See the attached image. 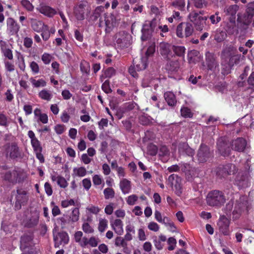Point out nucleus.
<instances>
[{
  "label": "nucleus",
  "instance_id": "6e6552de",
  "mask_svg": "<svg viewBox=\"0 0 254 254\" xmlns=\"http://www.w3.org/2000/svg\"><path fill=\"white\" fill-rule=\"evenodd\" d=\"M22 173L19 170L14 169L6 172L4 175V180L13 185L23 181Z\"/></svg>",
  "mask_w": 254,
  "mask_h": 254
},
{
  "label": "nucleus",
  "instance_id": "ea45409f",
  "mask_svg": "<svg viewBox=\"0 0 254 254\" xmlns=\"http://www.w3.org/2000/svg\"><path fill=\"white\" fill-rule=\"evenodd\" d=\"M80 70L83 73L88 74L90 72V65L89 63L82 61L81 62L80 64Z\"/></svg>",
  "mask_w": 254,
  "mask_h": 254
},
{
  "label": "nucleus",
  "instance_id": "4d7b16f0",
  "mask_svg": "<svg viewBox=\"0 0 254 254\" xmlns=\"http://www.w3.org/2000/svg\"><path fill=\"white\" fill-rule=\"evenodd\" d=\"M209 19L213 24H216L221 21V17L219 16V12H215V14L210 16Z\"/></svg>",
  "mask_w": 254,
  "mask_h": 254
},
{
  "label": "nucleus",
  "instance_id": "8fccbe9b",
  "mask_svg": "<svg viewBox=\"0 0 254 254\" xmlns=\"http://www.w3.org/2000/svg\"><path fill=\"white\" fill-rule=\"evenodd\" d=\"M167 68L168 70L174 71L177 70L178 64L176 61H169L167 64Z\"/></svg>",
  "mask_w": 254,
  "mask_h": 254
},
{
  "label": "nucleus",
  "instance_id": "774afa93",
  "mask_svg": "<svg viewBox=\"0 0 254 254\" xmlns=\"http://www.w3.org/2000/svg\"><path fill=\"white\" fill-rule=\"evenodd\" d=\"M148 228L149 230L154 232H157L159 229V227L158 225L156 223L154 222H151L149 223L148 226Z\"/></svg>",
  "mask_w": 254,
  "mask_h": 254
},
{
  "label": "nucleus",
  "instance_id": "1a4fd4ad",
  "mask_svg": "<svg viewBox=\"0 0 254 254\" xmlns=\"http://www.w3.org/2000/svg\"><path fill=\"white\" fill-rule=\"evenodd\" d=\"M189 17L197 30L201 31L203 29L205 21L207 19L206 16H199L197 12L192 11L190 13Z\"/></svg>",
  "mask_w": 254,
  "mask_h": 254
},
{
  "label": "nucleus",
  "instance_id": "6ab92c4d",
  "mask_svg": "<svg viewBox=\"0 0 254 254\" xmlns=\"http://www.w3.org/2000/svg\"><path fill=\"white\" fill-rule=\"evenodd\" d=\"M116 17L112 13H105L104 21L106 25L105 31L110 33L116 24Z\"/></svg>",
  "mask_w": 254,
  "mask_h": 254
},
{
  "label": "nucleus",
  "instance_id": "e2e57ef3",
  "mask_svg": "<svg viewBox=\"0 0 254 254\" xmlns=\"http://www.w3.org/2000/svg\"><path fill=\"white\" fill-rule=\"evenodd\" d=\"M82 228L83 231L86 233H92L94 232L93 229L87 222L83 224Z\"/></svg>",
  "mask_w": 254,
  "mask_h": 254
},
{
  "label": "nucleus",
  "instance_id": "a18cd8bd",
  "mask_svg": "<svg viewBox=\"0 0 254 254\" xmlns=\"http://www.w3.org/2000/svg\"><path fill=\"white\" fill-rule=\"evenodd\" d=\"M172 4L179 10H183L185 6V0H175Z\"/></svg>",
  "mask_w": 254,
  "mask_h": 254
},
{
  "label": "nucleus",
  "instance_id": "49530a36",
  "mask_svg": "<svg viewBox=\"0 0 254 254\" xmlns=\"http://www.w3.org/2000/svg\"><path fill=\"white\" fill-rule=\"evenodd\" d=\"M105 198L108 199L110 198H113L115 196V191L114 190L110 188H108L104 190Z\"/></svg>",
  "mask_w": 254,
  "mask_h": 254
},
{
  "label": "nucleus",
  "instance_id": "0eeeda50",
  "mask_svg": "<svg viewBox=\"0 0 254 254\" xmlns=\"http://www.w3.org/2000/svg\"><path fill=\"white\" fill-rule=\"evenodd\" d=\"M131 35L126 31H121L115 35L117 44L121 49L127 48L130 44Z\"/></svg>",
  "mask_w": 254,
  "mask_h": 254
},
{
  "label": "nucleus",
  "instance_id": "7ed1b4c3",
  "mask_svg": "<svg viewBox=\"0 0 254 254\" xmlns=\"http://www.w3.org/2000/svg\"><path fill=\"white\" fill-rule=\"evenodd\" d=\"M11 195L15 197L14 208L15 210L21 209L22 205H25L29 199L28 192L22 188H17L16 190H13Z\"/></svg>",
  "mask_w": 254,
  "mask_h": 254
},
{
  "label": "nucleus",
  "instance_id": "7c9ffc66",
  "mask_svg": "<svg viewBox=\"0 0 254 254\" xmlns=\"http://www.w3.org/2000/svg\"><path fill=\"white\" fill-rule=\"evenodd\" d=\"M178 149L180 152H185L189 155H191L193 154V151L189 146L186 142L180 143Z\"/></svg>",
  "mask_w": 254,
  "mask_h": 254
},
{
  "label": "nucleus",
  "instance_id": "393cba45",
  "mask_svg": "<svg viewBox=\"0 0 254 254\" xmlns=\"http://www.w3.org/2000/svg\"><path fill=\"white\" fill-rule=\"evenodd\" d=\"M30 21L32 29L37 32H40L47 25H45L42 21L35 18H30Z\"/></svg>",
  "mask_w": 254,
  "mask_h": 254
},
{
  "label": "nucleus",
  "instance_id": "20e7f679",
  "mask_svg": "<svg viewBox=\"0 0 254 254\" xmlns=\"http://www.w3.org/2000/svg\"><path fill=\"white\" fill-rule=\"evenodd\" d=\"M217 149L221 156L228 157L231 154L232 149L231 143L225 137H220L217 142Z\"/></svg>",
  "mask_w": 254,
  "mask_h": 254
},
{
  "label": "nucleus",
  "instance_id": "0e129e2a",
  "mask_svg": "<svg viewBox=\"0 0 254 254\" xmlns=\"http://www.w3.org/2000/svg\"><path fill=\"white\" fill-rule=\"evenodd\" d=\"M248 84L251 87L250 88L254 90V71L252 72L247 80Z\"/></svg>",
  "mask_w": 254,
  "mask_h": 254
},
{
  "label": "nucleus",
  "instance_id": "2f4dec72",
  "mask_svg": "<svg viewBox=\"0 0 254 254\" xmlns=\"http://www.w3.org/2000/svg\"><path fill=\"white\" fill-rule=\"evenodd\" d=\"M130 182L126 179L121 181L120 186L124 193H127L129 192L130 189Z\"/></svg>",
  "mask_w": 254,
  "mask_h": 254
},
{
  "label": "nucleus",
  "instance_id": "338daca9",
  "mask_svg": "<svg viewBox=\"0 0 254 254\" xmlns=\"http://www.w3.org/2000/svg\"><path fill=\"white\" fill-rule=\"evenodd\" d=\"M33 40L31 38L25 37L23 40V45L27 48H30L32 47Z\"/></svg>",
  "mask_w": 254,
  "mask_h": 254
},
{
  "label": "nucleus",
  "instance_id": "f704fd0d",
  "mask_svg": "<svg viewBox=\"0 0 254 254\" xmlns=\"http://www.w3.org/2000/svg\"><path fill=\"white\" fill-rule=\"evenodd\" d=\"M226 37L227 34L225 31L219 30L216 32L214 39L219 43L223 41Z\"/></svg>",
  "mask_w": 254,
  "mask_h": 254
},
{
  "label": "nucleus",
  "instance_id": "e433bc0d",
  "mask_svg": "<svg viewBox=\"0 0 254 254\" xmlns=\"http://www.w3.org/2000/svg\"><path fill=\"white\" fill-rule=\"evenodd\" d=\"M115 74L116 70L113 67H110L105 70L104 74L101 76L100 78H111Z\"/></svg>",
  "mask_w": 254,
  "mask_h": 254
},
{
  "label": "nucleus",
  "instance_id": "a19ab883",
  "mask_svg": "<svg viewBox=\"0 0 254 254\" xmlns=\"http://www.w3.org/2000/svg\"><path fill=\"white\" fill-rule=\"evenodd\" d=\"M245 13L254 16V1L247 4Z\"/></svg>",
  "mask_w": 254,
  "mask_h": 254
},
{
  "label": "nucleus",
  "instance_id": "ddd939ff",
  "mask_svg": "<svg viewBox=\"0 0 254 254\" xmlns=\"http://www.w3.org/2000/svg\"><path fill=\"white\" fill-rule=\"evenodd\" d=\"M230 223V220L228 219L226 217V216L224 215L220 216L217 223V225L218 226L220 232L222 233L224 235L227 236L229 235Z\"/></svg>",
  "mask_w": 254,
  "mask_h": 254
},
{
  "label": "nucleus",
  "instance_id": "864d4df0",
  "mask_svg": "<svg viewBox=\"0 0 254 254\" xmlns=\"http://www.w3.org/2000/svg\"><path fill=\"white\" fill-rule=\"evenodd\" d=\"M181 113L182 116L185 118H190L192 116L190 110L188 107L182 108Z\"/></svg>",
  "mask_w": 254,
  "mask_h": 254
},
{
  "label": "nucleus",
  "instance_id": "f8f14e48",
  "mask_svg": "<svg viewBox=\"0 0 254 254\" xmlns=\"http://www.w3.org/2000/svg\"><path fill=\"white\" fill-rule=\"evenodd\" d=\"M234 167L235 166L232 164L219 165L215 170L216 175L220 179L225 178L231 174V173L233 172L232 168H234Z\"/></svg>",
  "mask_w": 254,
  "mask_h": 254
},
{
  "label": "nucleus",
  "instance_id": "9d476101",
  "mask_svg": "<svg viewBox=\"0 0 254 254\" xmlns=\"http://www.w3.org/2000/svg\"><path fill=\"white\" fill-rule=\"evenodd\" d=\"M155 25V20L145 21L141 29L142 36L141 38L142 41H146L151 37Z\"/></svg>",
  "mask_w": 254,
  "mask_h": 254
},
{
  "label": "nucleus",
  "instance_id": "09e8293b",
  "mask_svg": "<svg viewBox=\"0 0 254 254\" xmlns=\"http://www.w3.org/2000/svg\"><path fill=\"white\" fill-rule=\"evenodd\" d=\"M41 32H42L41 36L43 39L45 41H47L50 37V32L49 29V27L46 25Z\"/></svg>",
  "mask_w": 254,
  "mask_h": 254
},
{
  "label": "nucleus",
  "instance_id": "423d86ee",
  "mask_svg": "<svg viewBox=\"0 0 254 254\" xmlns=\"http://www.w3.org/2000/svg\"><path fill=\"white\" fill-rule=\"evenodd\" d=\"M196 156L199 163H204L213 156V151L207 145L201 144L198 149Z\"/></svg>",
  "mask_w": 254,
  "mask_h": 254
},
{
  "label": "nucleus",
  "instance_id": "603ef678",
  "mask_svg": "<svg viewBox=\"0 0 254 254\" xmlns=\"http://www.w3.org/2000/svg\"><path fill=\"white\" fill-rule=\"evenodd\" d=\"M102 90L107 94L110 93L112 92L110 85V81L106 80L102 85Z\"/></svg>",
  "mask_w": 254,
  "mask_h": 254
},
{
  "label": "nucleus",
  "instance_id": "bf43d9fd",
  "mask_svg": "<svg viewBox=\"0 0 254 254\" xmlns=\"http://www.w3.org/2000/svg\"><path fill=\"white\" fill-rule=\"evenodd\" d=\"M8 125L7 117L0 111V126L6 127Z\"/></svg>",
  "mask_w": 254,
  "mask_h": 254
},
{
  "label": "nucleus",
  "instance_id": "5701e85b",
  "mask_svg": "<svg viewBox=\"0 0 254 254\" xmlns=\"http://www.w3.org/2000/svg\"><path fill=\"white\" fill-rule=\"evenodd\" d=\"M87 2L81 1L74 7V13L77 20H82L84 19L85 8Z\"/></svg>",
  "mask_w": 254,
  "mask_h": 254
},
{
  "label": "nucleus",
  "instance_id": "a211bd4d",
  "mask_svg": "<svg viewBox=\"0 0 254 254\" xmlns=\"http://www.w3.org/2000/svg\"><path fill=\"white\" fill-rule=\"evenodd\" d=\"M205 61L208 70H214L218 66L216 57L213 53L207 52L205 54Z\"/></svg>",
  "mask_w": 254,
  "mask_h": 254
},
{
  "label": "nucleus",
  "instance_id": "c85d7f7f",
  "mask_svg": "<svg viewBox=\"0 0 254 254\" xmlns=\"http://www.w3.org/2000/svg\"><path fill=\"white\" fill-rule=\"evenodd\" d=\"M39 11L42 14H43L45 15H46L50 17H53L57 13V11L55 9L47 5H45L41 7Z\"/></svg>",
  "mask_w": 254,
  "mask_h": 254
},
{
  "label": "nucleus",
  "instance_id": "9b49d317",
  "mask_svg": "<svg viewBox=\"0 0 254 254\" xmlns=\"http://www.w3.org/2000/svg\"><path fill=\"white\" fill-rule=\"evenodd\" d=\"M5 151L6 156H9L11 159L22 158V154L15 142L7 144Z\"/></svg>",
  "mask_w": 254,
  "mask_h": 254
},
{
  "label": "nucleus",
  "instance_id": "39448f33",
  "mask_svg": "<svg viewBox=\"0 0 254 254\" xmlns=\"http://www.w3.org/2000/svg\"><path fill=\"white\" fill-rule=\"evenodd\" d=\"M33 235L31 233L25 234L21 237L20 249L28 253H34Z\"/></svg>",
  "mask_w": 254,
  "mask_h": 254
},
{
  "label": "nucleus",
  "instance_id": "de8ad7c7",
  "mask_svg": "<svg viewBox=\"0 0 254 254\" xmlns=\"http://www.w3.org/2000/svg\"><path fill=\"white\" fill-rule=\"evenodd\" d=\"M184 24H185V22H182L177 27L176 35L179 38H183L184 37V33L183 32L184 29Z\"/></svg>",
  "mask_w": 254,
  "mask_h": 254
},
{
  "label": "nucleus",
  "instance_id": "cd10ccee",
  "mask_svg": "<svg viewBox=\"0 0 254 254\" xmlns=\"http://www.w3.org/2000/svg\"><path fill=\"white\" fill-rule=\"evenodd\" d=\"M112 227L115 232L119 235H122L124 232L123 222L120 219H116L111 224Z\"/></svg>",
  "mask_w": 254,
  "mask_h": 254
},
{
  "label": "nucleus",
  "instance_id": "79ce46f5",
  "mask_svg": "<svg viewBox=\"0 0 254 254\" xmlns=\"http://www.w3.org/2000/svg\"><path fill=\"white\" fill-rule=\"evenodd\" d=\"M30 80L32 84L36 87H39L40 86L44 87L46 85V82L42 79L36 80L33 78H31Z\"/></svg>",
  "mask_w": 254,
  "mask_h": 254
},
{
  "label": "nucleus",
  "instance_id": "6e6d98bb",
  "mask_svg": "<svg viewBox=\"0 0 254 254\" xmlns=\"http://www.w3.org/2000/svg\"><path fill=\"white\" fill-rule=\"evenodd\" d=\"M148 153L151 156H155L157 153L158 148L157 147L152 144H150L147 147Z\"/></svg>",
  "mask_w": 254,
  "mask_h": 254
},
{
  "label": "nucleus",
  "instance_id": "b1692460",
  "mask_svg": "<svg viewBox=\"0 0 254 254\" xmlns=\"http://www.w3.org/2000/svg\"><path fill=\"white\" fill-rule=\"evenodd\" d=\"M253 18V16L244 13L241 16L238 15L237 20L240 23L241 28L244 30H246L252 22Z\"/></svg>",
  "mask_w": 254,
  "mask_h": 254
},
{
  "label": "nucleus",
  "instance_id": "a878e982",
  "mask_svg": "<svg viewBox=\"0 0 254 254\" xmlns=\"http://www.w3.org/2000/svg\"><path fill=\"white\" fill-rule=\"evenodd\" d=\"M164 97L168 105L171 107H174L177 104V99L175 94L170 91H167L164 94Z\"/></svg>",
  "mask_w": 254,
  "mask_h": 254
},
{
  "label": "nucleus",
  "instance_id": "5fc2aeb1",
  "mask_svg": "<svg viewBox=\"0 0 254 254\" xmlns=\"http://www.w3.org/2000/svg\"><path fill=\"white\" fill-rule=\"evenodd\" d=\"M73 172H76V175L79 177H83L86 174V170L83 167H80L79 168H74L73 169Z\"/></svg>",
  "mask_w": 254,
  "mask_h": 254
},
{
  "label": "nucleus",
  "instance_id": "052dcab7",
  "mask_svg": "<svg viewBox=\"0 0 254 254\" xmlns=\"http://www.w3.org/2000/svg\"><path fill=\"white\" fill-rule=\"evenodd\" d=\"M79 212L78 208H75L73 209L72 212V216L70 217L71 221L73 222L77 221L79 219Z\"/></svg>",
  "mask_w": 254,
  "mask_h": 254
},
{
  "label": "nucleus",
  "instance_id": "680f3d73",
  "mask_svg": "<svg viewBox=\"0 0 254 254\" xmlns=\"http://www.w3.org/2000/svg\"><path fill=\"white\" fill-rule=\"evenodd\" d=\"M21 4L28 11H32L34 8L32 3L28 0H22Z\"/></svg>",
  "mask_w": 254,
  "mask_h": 254
},
{
  "label": "nucleus",
  "instance_id": "c9c22d12",
  "mask_svg": "<svg viewBox=\"0 0 254 254\" xmlns=\"http://www.w3.org/2000/svg\"><path fill=\"white\" fill-rule=\"evenodd\" d=\"M115 245L117 247L123 248L124 250L127 249V243L125 240L121 237H117L115 239Z\"/></svg>",
  "mask_w": 254,
  "mask_h": 254
},
{
  "label": "nucleus",
  "instance_id": "13d9d810",
  "mask_svg": "<svg viewBox=\"0 0 254 254\" xmlns=\"http://www.w3.org/2000/svg\"><path fill=\"white\" fill-rule=\"evenodd\" d=\"M57 184L60 187L63 188H66L68 185V183L66 180L63 177L61 176H58Z\"/></svg>",
  "mask_w": 254,
  "mask_h": 254
},
{
  "label": "nucleus",
  "instance_id": "58836bf2",
  "mask_svg": "<svg viewBox=\"0 0 254 254\" xmlns=\"http://www.w3.org/2000/svg\"><path fill=\"white\" fill-rule=\"evenodd\" d=\"M185 48L183 46H173L172 51L178 56L182 57L184 55L185 52Z\"/></svg>",
  "mask_w": 254,
  "mask_h": 254
},
{
  "label": "nucleus",
  "instance_id": "37998d69",
  "mask_svg": "<svg viewBox=\"0 0 254 254\" xmlns=\"http://www.w3.org/2000/svg\"><path fill=\"white\" fill-rule=\"evenodd\" d=\"M1 52L4 57L9 60H11L13 59V54L12 51L10 49L7 48L5 47H1Z\"/></svg>",
  "mask_w": 254,
  "mask_h": 254
},
{
  "label": "nucleus",
  "instance_id": "412c9836",
  "mask_svg": "<svg viewBox=\"0 0 254 254\" xmlns=\"http://www.w3.org/2000/svg\"><path fill=\"white\" fill-rule=\"evenodd\" d=\"M236 184L241 188H246L249 185V176L247 171L239 173L236 179Z\"/></svg>",
  "mask_w": 254,
  "mask_h": 254
},
{
  "label": "nucleus",
  "instance_id": "4c0bfd02",
  "mask_svg": "<svg viewBox=\"0 0 254 254\" xmlns=\"http://www.w3.org/2000/svg\"><path fill=\"white\" fill-rule=\"evenodd\" d=\"M39 96L43 100L50 101L52 97V95L50 91L43 89L39 93Z\"/></svg>",
  "mask_w": 254,
  "mask_h": 254
},
{
  "label": "nucleus",
  "instance_id": "bb28decb",
  "mask_svg": "<svg viewBox=\"0 0 254 254\" xmlns=\"http://www.w3.org/2000/svg\"><path fill=\"white\" fill-rule=\"evenodd\" d=\"M133 64L137 71L144 70L146 68L147 65V58H142L139 60H133Z\"/></svg>",
  "mask_w": 254,
  "mask_h": 254
},
{
  "label": "nucleus",
  "instance_id": "2eb2a0df",
  "mask_svg": "<svg viewBox=\"0 0 254 254\" xmlns=\"http://www.w3.org/2000/svg\"><path fill=\"white\" fill-rule=\"evenodd\" d=\"M54 240L55 247L58 248L62 244H67L69 241V237L66 232L63 231L58 233L56 235H54Z\"/></svg>",
  "mask_w": 254,
  "mask_h": 254
},
{
  "label": "nucleus",
  "instance_id": "72a5a7b5",
  "mask_svg": "<svg viewBox=\"0 0 254 254\" xmlns=\"http://www.w3.org/2000/svg\"><path fill=\"white\" fill-rule=\"evenodd\" d=\"M182 179L180 177L174 182L173 186L175 189V192L178 195H180L182 193V187L181 185Z\"/></svg>",
  "mask_w": 254,
  "mask_h": 254
},
{
  "label": "nucleus",
  "instance_id": "4468645a",
  "mask_svg": "<svg viewBox=\"0 0 254 254\" xmlns=\"http://www.w3.org/2000/svg\"><path fill=\"white\" fill-rule=\"evenodd\" d=\"M39 216L40 213L37 210L31 211L30 216L25 221V227L32 228L36 226L39 223Z\"/></svg>",
  "mask_w": 254,
  "mask_h": 254
},
{
  "label": "nucleus",
  "instance_id": "c756f323",
  "mask_svg": "<svg viewBox=\"0 0 254 254\" xmlns=\"http://www.w3.org/2000/svg\"><path fill=\"white\" fill-rule=\"evenodd\" d=\"M238 9L239 6L237 5H231L226 6L224 8V12L227 15L234 16L238 10Z\"/></svg>",
  "mask_w": 254,
  "mask_h": 254
},
{
  "label": "nucleus",
  "instance_id": "69168bd1",
  "mask_svg": "<svg viewBox=\"0 0 254 254\" xmlns=\"http://www.w3.org/2000/svg\"><path fill=\"white\" fill-rule=\"evenodd\" d=\"M51 56L47 53H44L42 56V60L45 64H49L51 61Z\"/></svg>",
  "mask_w": 254,
  "mask_h": 254
},
{
  "label": "nucleus",
  "instance_id": "f3484780",
  "mask_svg": "<svg viewBox=\"0 0 254 254\" xmlns=\"http://www.w3.org/2000/svg\"><path fill=\"white\" fill-rule=\"evenodd\" d=\"M231 143L232 149L239 152H244L247 145L246 140L243 137L237 138Z\"/></svg>",
  "mask_w": 254,
  "mask_h": 254
},
{
  "label": "nucleus",
  "instance_id": "f03ea898",
  "mask_svg": "<svg viewBox=\"0 0 254 254\" xmlns=\"http://www.w3.org/2000/svg\"><path fill=\"white\" fill-rule=\"evenodd\" d=\"M226 201L224 193L218 190L210 191L206 197L207 204L210 206L220 207Z\"/></svg>",
  "mask_w": 254,
  "mask_h": 254
},
{
  "label": "nucleus",
  "instance_id": "dca6fc26",
  "mask_svg": "<svg viewBox=\"0 0 254 254\" xmlns=\"http://www.w3.org/2000/svg\"><path fill=\"white\" fill-rule=\"evenodd\" d=\"M172 50L173 46L171 44L165 42L160 43L159 51L161 55L165 58L169 60L173 57Z\"/></svg>",
  "mask_w": 254,
  "mask_h": 254
},
{
  "label": "nucleus",
  "instance_id": "3c124183",
  "mask_svg": "<svg viewBox=\"0 0 254 254\" xmlns=\"http://www.w3.org/2000/svg\"><path fill=\"white\" fill-rule=\"evenodd\" d=\"M108 221L105 219H100L98 226V230L101 232H103L107 227Z\"/></svg>",
  "mask_w": 254,
  "mask_h": 254
},
{
  "label": "nucleus",
  "instance_id": "473e14b6",
  "mask_svg": "<svg viewBox=\"0 0 254 254\" xmlns=\"http://www.w3.org/2000/svg\"><path fill=\"white\" fill-rule=\"evenodd\" d=\"M193 32V28L191 23L185 22L184 24V34L186 37H188L192 35Z\"/></svg>",
  "mask_w": 254,
  "mask_h": 254
},
{
  "label": "nucleus",
  "instance_id": "4be33fe9",
  "mask_svg": "<svg viewBox=\"0 0 254 254\" xmlns=\"http://www.w3.org/2000/svg\"><path fill=\"white\" fill-rule=\"evenodd\" d=\"M7 31L11 35L17 34L19 30L20 26L16 21L11 17L6 19Z\"/></svg>",
  "mask_w": 254,
  "mask_h": 254
},
{
  "label": "nucleus",
  "instance_id": "aec40b11",
  "mask_svg": "<svg viewBox=\"0 0 254 254\" xmlns=\"http://www.w3.org/2000/svg\"><path fill=\"white\" fill-rule=\"evenodd\" d=\"M247 203L246 201H242L241 199L236 201L234 209L232 212L233 218L237 219L239 218L242 213L247 209Z\"/></svg>",
  "mask_w": 254,
  "mask_h": 254
},
{
  "label": "nucleus",
  "instance_id": "c03bdc74",
  "mask_svg": "<svg viewBox=\"0 0 254 254\" xmlns=\"http://www.w3.org/2000/svg\"><path fill=\"white\" fill-rule=\"evenodd\" d=\"M31 143L34 151H42V148L41 146L40 142L37 138L31 140Z\"/></svg>",
  "mask_w": 254,
  "mask_h": 254
},
{
  "label": "nucleus",
  "instance_id": "f257e3e1",
  "mask_svg": "<svg viewBox=\"0 0 254 254\" xmlns=\"http://www.w3.org/2000/svg\"><path fill=\"white\" fill-rule=\"evenodd\" d=\"M241 55L240 54H233L231 48H228L223 50L221 53L222 71L224 74H228L231 72L232 69L235 65L239 64Z\"/></svg>",
  "mask_w": 254,
  "mask_h": 254
}]
</instances>
